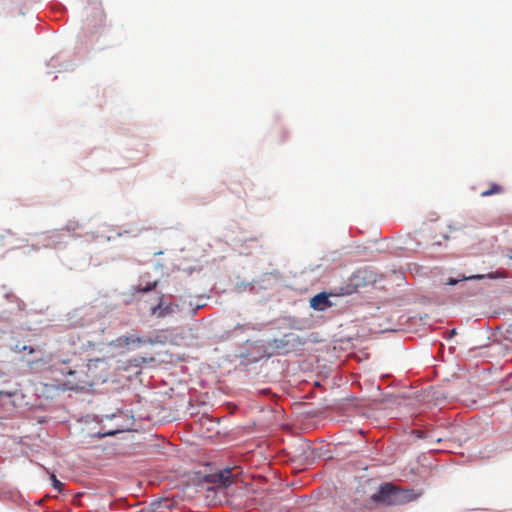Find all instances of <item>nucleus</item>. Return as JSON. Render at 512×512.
Listing matches in <instances>:
<instances>
[{
  "label": "nucleus",
  "mask_w": 512,
  "mask_h": 512,
  "mask_svg": "<svg viewBox=\"0 0 512 512\" xmlns=\"http://www.w3.org/2000/svg\"><path fill=\"white\" fill-rule=\"evenodd\" d=\"M85 377L88 380V386L103 383L109 375L108 363L103 359H92L84 364Z\"/></svg>",
  "instance_id": "3"
},
{
  "label": "nucleus",
  "mask_w": 512,
  "mask_h": 512,
  "mask_svg": "<svg viewBox=\"0 0 512 512\" xmlns=\"http://www.w3.org/2000/svg\"><path fill=\"white\" fill-rule=\"evenodd\" d=\"M0 395H5L7 397H12L13 396V393L11 392H4V391H0Z\"/></svg>",
  "instance_id": "16"
},
{
  "label": "nucleus",
  "mask_w": 512,
  "mask_h": 512,
  "mask_svg": "<svg viewBox=\"0 0 512 512\" xmlns=\"http://www.w3.org/2000/svg\"><path fill=\"white\" fill-rule=\"evenodd\" d=\"M416 498L417 494L412 489H400L391 483L382 485L371 497L373 501L388 506L403 505Z\"/></svg>",
  "instance_id": "2"
},
{
  "label": "nucleus",
  "mask_w": 512,
  "mask_h": 512,
  "mask_svg": "<svg viewBox=\"0 0 512 512\" xmlns=\"http://www.w3.org/2000/svg\"><path fill=\"white\" fill-rule=\"evenodd\" d=\"M173 312V308L171 305L163 306L162 303H159L157 306L152 308V314L157 315L159 317L166 316Z\"/></svg>",
  "instance_id": "9"
},
{
  "label": "nucleus",
  "mask_w": 512,
  "mask_h": 512,
  "mask_svg": "<svg viewBox=\"0 0 512 512\" xmlns=\"http://www.w3.org/2000/svg\"><path fill=\"white\" fill-rule=\"evenodd\" d=\"M234 470L235 468L226 467L219 472L208 475L207 481L216 484L219 488H228L236 480L237 474L233 473Z\"/></svg>",
  "instance_id": "4"
},
{
  "label": "nucleus",
  "mask_w": 512,
  "mask_h": 512,
  "mask_svg": "<svg viewBox=\"0 0 512 512\" xmlns=\"http://www.w3.org/2000/svg\"><path fill=\"white\" fill-rule=\"evenodd\" d=\"M270 345L277 354H286L291 351L290 335H285L281 339H274Z\"/></svg>",
  "instance_id": "7"
},
{
  "label": "nucleus",
  "mask_w": 512,
  "mask_h": 512,
  "mask_svg": "<svg viewBox=\"0 0 512 512\" xmlns=\"http://www.w3.org/2000/svg\"><path fill=\"white\" fill-rule=\"evenodd\" d=\"M15 351L16 352L27 351L28 353L32 354L34 352V349L32 347H30V346H27V345L17 344L15 346Z\"/></svg>",
  "instance_id": "12"
},
{
  "label": "nucleus",
  "mask_w": 512,
  "mask_h": 512,
  "mask_svg": "<svg viewBox=\"0 0 512 512\" xmlns=\"http://www.w3.org/2000/svg\"><path fill=\"white\" fill-rule=\"evenodd\" d=\"M489 277L490 278H495V276L493 274H489Z\"/></svg>",
  "instance_id": "19"
},
{
  "label": "nucleus",
  "mask_w": 512,
  "mask_h": 512,
  "mask_svg": "<svg viewBox=\"0 0 512 512\" xmlns=\"http://www.w3.org/2000/svg\"><path fill=\"white\" fill-rule=\"evenodd\" d=\"M482 278H484V276H483V275H475V276H471V277H465V276H464V277L462 278V280H469V279H482ZM460 281H461V279H460ZM458 282H459V279H455V278L449 277V278L446 280L445 284H446V285H455V284H457Z\"/></svg>",
  "instance_id": "11"
},
{
  "label": "nucleus",
  "mask_w": 512,
  "mask_h": 512,
  "mask_svg": "<svg viewBox=\"0 0 512 512\" xmlns=\"http://www.w3.org/2000/svg\"><path fill=\"white\" fill-rule=\"evenodd\" d=\"M118 344L121 346H129L132 344H138V345H144V344H151L154 345L156 343H164L162 339H160V336H156L155 338L152 337H138L136 335H129V336H121L118 338Z\"/></svg>",
  "instance_id": "6"
},
{
  "label": "nucleus",
  "mask_w": 512,
  "mask_h": 512,
  "mask_svg": "<svg viewBox=\"0 0 512 512\" xmlns=\"http://www.w3.org/2000/svg\"><path fill=\"white\" fill-rule=\"evenodd\" d=\"M454 335H456V329H452V330L449 332V336H448V338H452Z\"/></svg>",
  "instance_id": "18"
},
{
  "label": "nucleus",
  "mask_w": 512,
  "mask_h": 512,
  "mask_svg": "<svg viewBox=\"0 0 512 512\" xmlns=\"http://www.w3.org/2000/svg\"><path fill=\"white\" fill-rule=\"evenodd\" d=\"M22 246V240L10 230H5L0 233V257L4 256L9 251L19 249Z\"/></svg>",
  "instance_id": "5"
},
{
  "label": "nucleus",
  "mask_w": 512,
  "mask_h": 512,
  "mask_svg": "<svg viewBox=\"0 0 512 512\" xmlns=\"http://www.w3.org/2000/svg\"><path fill=\"white\" fill-rule=\"evenodd\" d=\"M104 18H105V15L102 11L101 8H98V13H97V20H98V24L99 25H102L103 22H104Z\"/></svg>",
  "instance_id": "15"
},
{
  "label": "nucleus",
  "mask_w": 512,
  "mask_h": 512,
  "mask_svg": "<svg viewBox=\"0 0 512 512\" xmlns=\"http://www.w3.org/2000/svg\"><path fill=\"white\" fill-rule=\"evenodd\" d=\"M51 479H52V482H53V487L58 490L59 492H61L63 490V483L60 482L55 475H52L51 476Z\"/></svg>",
  "instance_id": "13"
},
{
  "label": "nucleus",
  "mask_w": 512,
  "mask_h": 512,
  "mask_svg": "<svg viewBox=\"0 0 512 512\" xmlns=\"http://www.w3.org/2000/svg\"><path fill=\"white\" fill-rule=\"evenodd\" d=\"M156 286H157V281H154L151 284H147V286H145V287L139 288V291L148 292V291L155 289Z\"/></svg>",
  "instance_id": "14"
},
{
  "label": "nucleus",
  "mask_w": 512,
  "mask_h": 512,
  "mask_svg": "<svg viewBox=\"0 0 512 512\" xmlns=\"http://www.w3.org/2000/svg\"><path fill=\"white\" fill-rule=\"evenodd\" d=\"M502 191H503V188L500 185L493 183V184H491L489 189L481 192V196L488 197L491 195L500 194V193H502Z\"/></svg>",
  "instance_id": "10"
},
{
  "label": "nucleus",
  "mask_w": 512,
  "mask_h": 512,
  "mask_svg": "<svg viewBox=\"0 0 512 512\" xmlns=\"http://www.w3.org/2000/svg\"><path fill=\"white\" fill-rule=\"evenodd\" d=\"M310 306L315 310H324L329 306V297L326 293L322 292L310 299Z\"/></svg>",
  "instance_id": "8"
},
{
  "label": "nucleus",
  "mask_w": 512,
  "mask_h": 512,
  "mask_svg": "<svg viewBox=\"0 0 512 512\" xmlns=\"http://www.w3.org/2000/svg\"><path fill=\"white\" fill-rule=\"evenodd\" d=\"M84 364L71 365V360H61L51 367L52 374L60 373L63 380L57 384L62 390H83L88 386V380L84 373Z\"/></svg>",
  "instance_id": "1"
},
{
  "label": "nucleus",
  "mask_w": 512,
  "mask_h": 512,
  "mask_svg": "<svg viewBox=\"0 0 512 512\" xmlns=\"http://www.w3.org/2000/svg\"><path fill=\"white\" fill-rule=\"evenodd\" d=\"M506 256H507V258H509L510 260H512V248H511V249H509V250L507 251Z\"/></svg>",
  "instance_id": "17"
}]
</instances>
